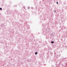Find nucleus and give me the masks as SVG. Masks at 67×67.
<instances>
[{"label": "nucleus", "mask_w": 67, "mask_h": 67, "mask_svg": "<svg viewBox=\"0 0 67 67\" xmlns=\"http://www.w3.org/2000/svg\"><path fill=\"white\" fill-rule=\"evenodd\" d=\"M63 27H64V30H65V31H67V27H66L65 26H63Z\"/></svg>", "instance_id": "obj_1"}, {"label": "nucleus", "mask_w": 67, "mask_h": 67, "mask_svg": "<svg viewBox=\"0 0 67 67\" xmlns=\"http://www.w3.org/2000/svg\"><path fill=\"white\" fill-rule=\"evenodd\" d=\"M63 30H64V29H63V28H61V32H63Z\"/></svg>", "instance_id": "obj_2"}, {"label": "nucleus", "mask_w": 67, "mask_h": 67, "mask_svg": "<svg viewBox=\"0 0 67 67\" xmlns=\"http://www.w3.org/2000/svg\"><path fill=\"white\" fill-rule=\"evenodd\" d=\"M63 34H65L66 33V30H65V31H63Z\"/></svg>", "instance_id": "obj_3"}, {"label": "nucleus", "mask_w": 67, "mask_h": 67, "mask_svg": "<svg viewBox=\"0 0 67 67\" xmlns=\"http://www.w3.org/2000/svg\"><path fill=\"white\" fill-rule=\"evenodd\" d=\"M26 62H28V63H29L30 62V61H29V60L28 59H27Z\"/></svg>", "instance_id": "obj_4"}, {"label": "nucleus", "mask_w": 67, "mask_h": 67, "mask_svg": "<svg viewBox=\"0 0 67 67\" xmlns=\"http://www.w3.org/2000/svg\"><path fill=\"white\" fill-rule=\"evenodd\" d=\"M51 43H52V44H53V43H54V41H52L51 42Z\"/></svg>", "instance_id": "obj_5"}, {"label": "nucleus", "mask_w": 67, "mask_h": 67, "mask_svg": "<svg viewBox=\"0 0 67 67\" xmlns=\"http://www.w3.org/2000/svg\"><path fill=\"white\" fill-rule=\"evenodd\" d=\"M65 58L63 59V61H65V60H65V59H66V58Z\"/></svg>", "instance_id": "obj_6"}, {"label": "nucleus", "mask_w": 67, "mask_h": 67, "mask_svg": "<svg viewBox=\"0 0 67 67\" xmlns=\"http://www.w3.org/2000/svg\"><path fill=\"white\" fill-rule=\"evenodd\" d=\"M53 34H51L50 35V36H52V35H53Z\"/></svg>", "instance_id": "obj_7"}, {"label": "nucleus", "mask_w": 67, "mask_h": 67, "mask_svg": "<svg viewBox=\"0 0 67 67\" xmlns=\"http://www.w3.org/2000/svg\"><path fill=\"white\" fill-rule=\"evenodd\" d=\"M35 55H36L37 54V52H35Z\"/></svg>", "instance_id": "obj_8"}, {"label": "nucleus", "mask_w": 67, "mask_h": 67, "mask_svg": "<svg viewBox=\"0 0 67 67\" xmlns=\"http://www.w3.org/2000/svg\"><path fill=\"white\" fill-rule=\"evenodd\" d=\"M54 55L55 56H56V52L54 53Z\"/></svg>", "instance_id": "obj_9"}, {"label": "nucleus", "mask_w": 67, "mask_h": 67, "mask_svg": "<svg viewBox=\"0 0 67 67\" xmlns=\"http://www.w3.org/2000/svg\"><path fill=\"white\" fill-rule=\"evenodd\" d=\"M27 8L28 9V10H29L30 8V7H28Z\"/></svg>", "instance_id": "obj_10"}, {"label": "nucleus", "mask_w": 67, "mask_h": 67, "mask_svg": "<svg viewBox=\"0 0 67 67\" xmlns=\"http://www.w3.org/2000/svg\"><path fill=\"white\" fill-rule=\"evenodd\" d=\"M14 12H15L16 13H18V12L16 11V10H15V11H14Z\"/></svg>", "instance_id": "obj_11"}, {"label": "nucleus", "mask_w": 67, "mask_h": 67, "mask_svg": "<svg viewBox=\"0 0 67 67\" xmlns=\"http://www.w3.org/2000/svg\"><path fill=\"white\" fill-rule=\"evenodd\" d=\"M65 49H66V48H67V46H65Z\"/></svg>", "instance_id": "obj_12"}, {"label": "nucleus", "mask_w": 67, "mask_h": 67, "mask_svg": "<svg viewBox=\"0 0 67 67\" xmlns=\"http://www.w3.org/2000/svg\"><path fill=\"white\" fill-rule=\"evenodd\" d=\"M35 9L36 10H37V7H36Z\"/></svg>", "instance_id": "obj_13"}, {"label": "nucleus", "mask_w": 67, "mask_h": 67, "mask_svg": "<svg viewBox=\"0 0 67 67\" xmlns=\"http://www.w3.org/2000/svg\"><path fill=\"white\" fill-rule=\"evenodd\" d=\"M62 23H63V22H64V20H62Z\"/></svg>", "instance_id": "obj_14"}, {"label": "nucleus", "mask_w": 67, "mask_h": 67, "mask_svg": "<svg viewBox=\"0 0 67 67\" xmlns=\"http://www.w3.org/2000/svg\"><path fill=\"white\" fill-rule=\"evenodd\" d=\"M31 9H34V8H33V7H31Z\"/></svg>", "instance_id": "obj_15"}, {"label": "nucleus", "mask_w": 67, "mask_h": 67, "mask_svg": "<svg viewBox=\"0 0 67 67\" xmlns=\"http://www.w3.org/2000/svg\"><path fill=\"white\" fill-rule=\"evenodd\" d=\"M2 8H0V10H2Z\"/></svg>", "instance_id": "obj_16"}, {"label": "nucleus", "mask_w": 67, "mask_h": 67, "mask_svg": "<svg viewBox=\"0 0 67 67\" xmlns=\"http://www.w3.org/2000/svg\"><path fill=\"white\" fill-rule=\"evenodd\" d=\"M59 32H60L61 31V32H62L61 29V30L60 29V30H59Z\"/></svg>", "instance_id": "obj_17"}, {"label": "nucleus", "mask_w": 67, "mask_h": 67, "mask_svg": "<svg viewBox=\"0 0 67 67\" xmlns=\"http://www.w3.org/2000/svg\"><path fill=\"white\" fill-rule=\"evenodd\" d=\"M51 66L52 67H54V65H52Z\"/></svg>", "instance_id": "obj_18"}, {"label": "nucleus", "mask_w": 67, "mask_h": 67, "mask_svg": "<svg viewBox=\"0 0 67 67\" xmlns=\"http://www.w3.org/2000/svg\"><path fill=\"white\" fill-rule=\"evenodd\" d=\"M2 6H3V4H2Z\"/></svg>", "instance_id": "obj_19"}, {"label": "nucleus", "mask_w": 67, "mask_h": 67, "mask_svg": "<svg viewBox=\"0 0 67 67\" xmlns=\"http://www.w3.org/2000/svg\"><path fill=\"white\" fill-rule=\"evenodd\" d=\"M41 2H39L40 4H41Z\"/></svg>", "instance_id": "obj_20"}, {"label": "nucleus", "mask_w": 67, "mask_h": 67, "mask_svg": "<svg viewBox=\"0 0 67 67\" xmlns=\"http://www.w3.org/2000/svg\"><path fill=\"white\" fill-rule=\"evenodd\" d=\"M38 11H40V9H38Z\"/></svg>", "instance_id": "obj_21"}, {"label": "nucleus", "mask_w": 67, "mask_h": 67, "mask_svg": "<svg viewBox=\"0 0 67 67\" xmlns=\"http://www.w3.org/2000/svg\"><path fill=\"white\" fill-rule=\"evenodd\" d=\"M61 41H63V40L62 39H61Z\"/></svg>", "instance_id": "obj_22"}, {"label": "nucleus", "mask_w": 67, "mask_h": 67, "mask_svg": "<svg viewBox=\"0 0 67 67\" xmlns=\"http://www.w3.org/2000/svg\"><path fill=\"white\" fill-rule=\"evenodd\" d=\"M58 4V2H57V4Z\"/></svg>", "instance_id": "obj_23"}, {"label": "nucleus", "mask_w": 67, "mask_h": 67, "mask_svg": "<svg viewBox=\"0 0 67 67\" xmlns=\"http://www.w3.org/2000/svg\"><path fill=\"white\" fill-rule=\"evenodd\" d=\"M2 44H4V42H2Z\"/></svg>", "instance_id": "obj_24"}, {"label": "nucleus", "mask_w": 67, "mask_h": 67, "mask_svg": "<svg viewBox=\"0 0 67 67\" xmlns=\"http://www.w3.org/2000/svg\"><path fill=\"white\" fill-rule=\"evenodd\" d=\"M56 10H55V11H54V12H55H55H56Z\"/></svg>", "instance_id": "obj_25"}, {"label": "nucleus", "mask_w": 67, "mask_h": 67, "mask_svg": "<svg viewBox=\"0 0 67 67\" xmlns=\"http://www.w3.org/2000/svg\"><path fill=\"white\" fill-rule=\"evenodd\" d=\"M15 7H16L17 6H16V5H15Z\"/></svg>", "instance_id": "obj_26"}, {"label": "nucleus", "mask_w": 67, "mask_h": 67, "mask_svg": "<svg viewBox=\"0 0 67 67\" xmlns=\"http://www.w3.org/2000/svg\"><path fill=\"white\" fill-rule=\"evenodd\" d=\"M42 25V26L43 27H44V26H43V25Z\"/></svg>", "instance_id": "obj_27"}, {"label": "nucleus", "mask_w": 67, "mask_h": 67, "mask_svg": "<svg viewBox=\"0 0 67 67\" xmlns=\"http://www.w3.org/2000/svg\"><path fill=\"white\" fill-rule=\"evenodd\" d=\"M58 56V55H57V56Z\"/></svg>", "instance_id": "obj_28"}, {"label": "nucleus", "mask_w": 67, "mask_h": 67, "mask_svg": "<svg viewBox=\"0 0 67 67\" xmlns=\"http://www.w3.org/2000/svg\"><path fill=\"white\" fill-rule=\"evenodd\" d=\"M42 1H44V0H43Z\"/></svg>", "instance_id": "obj_29"}, {"label": "nucleus", "mask_w": 67, "mask_h": 67, "mask_svg": "<svg viewBox=\"0 0 67 67\" xmlns=\"http://www.w3.org/2000/svg\"><path fill=\"white\" fill-rule=\"evenodd\" d=\"M35 13L36 14V12H35Z\"/></svg>", "instance_id": "obj_30"}, {"label": "nucleus", "mask_w": 67, "mask_h": 67, "mask_svg": "<svg viewBox=\"0 0 67 67\" xmlns=\"http://www.w3.org/2000/svg\"><path fill=\"white\" fill-rule=\"evenodd\" d=\"M45 43H46V41H45Z\"/></svg>", "instance_id": "obj_31"}, {"label": "nucleus", "mask_w": 67, "mask_h": 67, "mask_svg": "<svg viewBox=\"0 0 67 67\" xmlns=\"http://www.w3.org/2000/svg\"><path fill=\"white\" fill-rule=\"evenodd\" d=\"M25 8V7H23V8Z\"/></svg>", "instance_id": "obj_32"}, {"label": "nucleus", "mask_w": 67, "mask_h": 67, "mask_svg": "<svg viewBox=\"0 0 67 67\" xmlns=\"http://www.w3.org/2000/svg\"><path fill=\"white\" fill-rule=\"evenodd\" d=\"M62 38H63V36H62Z\"/></svg>", "instance_id": "obj_33"}, {"label": "nucleus", "mask_w": 67, "mask_h": 67, "mask_svg": "<svg viewBox=\"0 0 67 67\" xmlns=\"http://www.w3.org/2000/svg\"><path fill=\"white\" fill-rule=\"evenodd\" d=\"M46 44H47V43H46Z\"/></svg>", "instance_id": "obj_34"}, {"label": "nucleus", "mask_w": 67, "mask_h": 67, "mask_svg": "<svg viewBox=\"0 0 67 67\" xmlns=\"http://www.w3.org/2000/svg\"><path fill=\"white\" fill-rule=\"evenodd\" d=\"M53 35V36H54V35Z\"/></svg>", "instance_id": "obj_35"}, {"label": "nucleus", "mask_w": 67, "mask_h": 67, "mask_svg": "<svg viewBox=\"0 0 67 67\" xmlns=\"http://www.w3.org/2000/svg\"><path fill=\"white\" fill-rule=\"evenodd\" d=\"M38 34H40V33H38Z\"/></svg>", "instance_id": "obj_36"}, {"label": "nucleus", "mask_w": 67, "mask_h": 67, "mask_svg": "<svg viewBox=\"0 0 67 67\" xmlns=\"http://www.w3.org/2000/svg\"><path fill=\"white\" fill-rule=\"evenodd\" d=\"M54 67H56V66H54Z\"/></svg>", "instance_id": "obj_37"}, {"label": "nucleus", "mask_w": 67, "mask_h": 67, "mask_svg": "<svg viewBox=\"0 0 67 67\" xmlns=\"http://www.w3.org/2000/svg\"><path fill=\"white\" fill-rule=\"evenodd\" d=\"M54 10H55V9H54Z\"/></svg>", "instance_id": "obj_38"}]
</instances>
